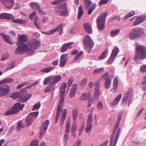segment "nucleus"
<instances>
[{
	"label": "nucleus",
	"instance_id": "f257e3e1",
	"mask_svg": "<svg viewBox=\"0 0 146 146\" xmlns=\"http://www.w3.org/2000/svg\"><path fill=\"white\" fill-rule=\"evenodd\" d=\"M40 45L39 41L36 39L33 40L21 46L17 44V48L15 50V53L19 54L27 53L29 55L35 53V50L38 49Z\"/></svg>",
	"mask_w": 146,
	"mask_h": 146
},
{
	"label": "nucleus",
	"instance_id": "f03ea898",
	"mask_svg": "<svg viewBox=\"0 0 146 146\" xmlns=\"http://www.w3.org/2000/svg\"><path fill=\"white\" fill-rule=\"evenodd\" d=\"M136 47V53L134 60L137 61L139 59L142 60L146 58V47L139 44L137 45Z\"/></svg>",
	"mask_w": 146,
	"mask_h": 146
},
{
	"label": "nucleus",
	"instance_id": "7ed1b4c3",
	"mask_svg": "<svg viewBox=\"0 0 146 146\" xmlns=\"http://www.w3.org/2000/svg\"><path fill=\"white\" fill-rule=\"evenodd\" d=\"M144 34V30L141 28H134L129 34V37L131 40L141 37Z\"/></svg>",
	"mask_w": 146,
	"mask_h": 146
},
{
	"label": "nucleus",
	"instance_id": "20e7f679",
	"mask_svg": "<svg viewBox=\"0 0 146 146\" xmlns=\"http://www.w3.org/2000/svg\"><path fill=\"white\" fill-rule=\"evenodd\" d=\"M82 42L85 50L90 51L94 46V42L90 36L86 35L83 39Z\"/></svg>",
	"mask_w": 146,
	"mask_h": 146
},
{
	"label": "nucleus",
	"instance_id": "39448f33",
	"mask_svg": "<svg viewBox=\"0 0 146 146\" xmlns=\"http://www.w3.org/2000/svg\"><path fill=\"white\" fill-rule=\"evenodd\" d=\"M25 106V104H21L20 103L17 102L9 110L7 111L5 113V114L7 115L18 113L20 110L21 111L23 110V108Z\"/></svg>",
	"mask_w": 146,
	"mask_h": 146
},
{
	"label": "nucleus",
	"instance_id": "423d86ee",
	"mask_svg": "<svg viewBox=\"0 0 146 146\" xmlns=\"http://www.w3.org/2000/svg\"><path fill=\"white\" fill-rule=\"evenodd\" d=\"M107 15V12L102 13L97 19L98 27L100 30H103L105 28V20Z\"/></svg>",
	"mask_w": 146,
	"mask_h": 146
},
{
	"label": "nucleus",
	"instance_id": "0eeeda50",
	"mask_svg": "<svg viewBox=\"0 0 146 146\" xmlns=\"http://www.w3.org/2000/svg\"><path fill=\"white\" fill-rule=\"evenodd\" d=\"M122 113H123L122 112H120L119 113L117 123L116 125H115V127L113 130L112 134H111L110 141V146H113V143L114 135L116 132V130L119 126Z\"/></svg>",
	"mask_w": 146,
	"mask_h": 146
},
{
	"label": "nucleus",
	"instance_id": "6e6552de",
	"mask_svg": "<svg viewBox=\"0 0 146 146\" xmlns=\"http://www.w3.org/2000/svg\"><path fill=\"white\" fill-rule=\"evenodd\" d=\"M55 11L61 15H67L68 14L66 3L60 4L55 10Z\"/></svg>",
	"mask_w": 146,
	"mask_h": 146
},
{
	"label": "nucleus",
	"instance_id": "1a4fd4ad",
	"mask_svg": "<svg viewBox=\"0 0 146 146\" xmlns=\"http://www.w3.org/2000/svg\"><path fill=\"white\" fill-rule=\"evenodd\" d=\"M38 114V111H36L31 112L28 115L25 120L27 126L31 124L33 120L37 117Z\"/></svg>",
	"mask_w": 146,
	"mask_h": 146
},
{
	"label": "nucleus",
	"instance_id": "9d476101",
	"mask_svg": "<svg viewBox=\"0 0 146 146\" xmlns=\"http://www.w3.org/2000/svg\"><path fill=\"white\" fill-rule=\"evenodd\" d=\"M100 84V82L98 81L96 82L95 84V88L94 89L95 93L93 98L92 99V101L96 102L99 98L100 96V93L99 91V88Z\"/></svg>",
	"mask_w": 146,
	"mask_h": 146
},
{
	"label": "nucleus",
	"instance_id": "9b49d317",
	"mask_svg": "<svg viewBox=\"0 0 146 146\" xmlns=\"http://www.w3.org/2000/svg\"><path fill=\"white\" fill-rule=\"evenodd\" d=\"M21 91L19 101L22 103H25L27 102L31 97V94H27L25 91Z\"/></svg>",
	"mask_w": 146,
	"mask_h": 146
},
{
	"label": "nucleus",
	"instance_id": "f8f14e48",
	"mask_svg": "<svg viewBox=\"0 0 146 146\" xmlns=\"http://www.w3.org/2000/svg\"><path fill=\"white\" fill-rule=\"evenodd\" d=\"M10 86L7 85H4L0 86V97L4 96L10 93Z\"/></svg>",
	"mask_w": 146,
	"mask_h": 146
},
{
	"label": "nucleus",
	"instance_id": "ddd939ff",
	"mask_svg": "<svg viewBox=\"0 0 146 146\" xmlns=\"http://www.w3.org/2000/svg\"><path fill=\"white\" fill-rule=\"evenodd\" d=\"M92 114L90 113L87 120V123L85 128L86 131L87 133L90 132L92 127V122L93 121L92 117Z\"/></svg>",
	"mask_w": 146,
	"mask_h": 146
},
{
	"label": "nucleus",
	"instance_id": "4468645a",
	"mask_svg": "<svg viewBox=\"0 0 146 146\" xmlns=\"http://www.w3.org/2000/svg\"><path fill=\"white\" fill-rule=\"evenodd\" d=\"M1 3L6 8L11 9L15 3L13 0H0Z\"/></svg>",
	"mask_w": 146,
	"mask_h": 146
},
{
	"label": "nucleus",
	"instance_id": "2eb2a0df",
	"mask_svg": "<svg viewBox=\"0 0 146 146\" xmlns=\"http://www.w3.org/2000/svg\"><path fill=\"white\" fill-rule=\"evenodd\" d=\"M64 91H61L60 95V100L59 104L58 106L57 110V112L61 113L62 110V107L63 106V103L64 99L65 96H64Z\"/></svg>",
	"mask_w": 146,
	"mask_h": 146
},
{
	"label": "nucleus",
	"instance_id": "dca6fc26",
	"mask_svg": "<svg viewBox=\"0 0 146 146\" xmlns=\"http://www.w3.org/2000/svg\"><path fill=\"white\" fill-rule=\"evenodd\" d=\"M119 51V49L117 47L114 48L111 54L110 57L108 61V62L109 64H111L117 55Z\"/></svg>",
	"mask_w": 146,
	"mask_h": 146
},
{
	"label": "nucleus",
	"instance_id": "f3484780",
	"mask_svg": "<svg viewBox=\"0 0 146 146\" xmlns=\"http://www.w3.org/2000/svg\"><path fill=\"white\" fill-rule=\"evenodd\" d=\"M68 56L67 54H64L61 55L60 60V67H63L65 65L68 60Z\"/></svg>",
	"mask_w": 146,
	"mask_h": 146
},
{
	"label": "nucleus",
	"instance_id": "a211bd4d",
	"mask_svg": "<svg viewBox=\"0 0 146 146\" xmlns=\"http://www.w3.org/2000/svg\"><path fill=\"white\" fill-rule=\"evenodd\" d=\"M28 40L27 36L25 34H22L19 36L17 40V44H18L21 46L24 44H23L24 42H25Z\"/></svg>",
	"mask_w": 146,
	"mask_h": 146
},
{
	"label": "nucleus",
	"instance_id": "6ab92c4d",
	"mask_svg": "<svg viewBox=\"0 0 146 146\" xmlns=\"http://www.w3.org/2000/svg\"><path fill=\"white\" fill-rule=\"evenodd\" d=\"M132 98V95L129 92H126L124 95L123 98L122 104H125L126 101L128 100V106H129Z\"/></svg>",
	"mask_w": 146,
	"mask_h": 146
},
{
	"label": "nucleus",
	"instance_id": "aec40b11",
	"mask_svg": "<svg viewBox=\"0 0 146 146\" xmlns=\"http://www.w3.org/2000/svg\"><path fill=\"white\" fill-rule=\"evenodd\" d=\"M52 82L49 83L50 85H53L55 86V84L59 82L61 79L60 75H51Z\"/></svg>",
	"mask_w": 146,
	"mask_h": 146
},
{
	"label": "nucleus",
	"instance_id": "412c9836",
	"mask_svg": "<svg viewBox=\"0 0 146 146\" xmlns=\"http://www.w3.org/2000/svg\"><path fill=\"white\" fill-rule=\"evenodd\" d=\"M49 121L48 120H46L42 124V126L40 131V135H43L47 130L48 125Z\"/></svg>",
	"mask_w": 146,
	"mask_h": 146
},
{
	"label": "nucleus",
	"instance_id": "4be33fe9",
	"mask_svg": "<svg viewBox=\"0 0 146 146\" xmlns=\"http://www.w3.org/2000/svg\"><path fill=\"white\" fill-rule=\"evenodd\" d=\"M31 8L34 10H37L39 13L42 14H44V13L40 9L38 4L36 2H31L30 3Z\"/></svg>",
	"mask_w": 146,
	"mask_h": 146
},
{
	"label": "nucleus",
	"instance_id": "5701e85b",
	"mask_svg": "<svg viewBox=\"0 0 146 146\" xmlns=\"http://www.w3.org/2000/svg\"><path fill=\"white\" fill-rule=\"evenodd\" d=\"M1 19L11 20L14 18V16L11 14L7 13H2L0 14Z\"/></svg>",
	"mask_w": 146,
	"mask_h": 146
},
{
	"label": "nucleus",
	"instance_id": "b1692460",
	"mask_svg": "<svg viewBox=\"0 0 146 146\" xmlns=\"http://www.w3.org/2000/svg\"><path fill=\"white\" fill-rule=\"evenodd\" d=\"M65 25V24L64 23L63 24H61L55 29H52L53 34L56 31H58L59 32V35H62L63 33L62 27L64 26Z\"/></svg>",
	"mask_w": 146,
	"mask_h": 146
},
{
	"label": "nucleus",
	"instance_id": "393cba45",
	"mask_svg": "<svg viewBox=\"0 0 146 146\" xmlns=\"http://www.w3.org/2000/svg\"><path fill=\"white\" fill-rule=\"evenodd\" d=\"M66 113L67 110L66 109H65L63 110V112L60 117L61 122L60 125L61 127H62L64 124V122L66 117Z\"/></svg>",
	"mask_w": 146,
	"mask_h": 146
},
{
	"label": "nucleus",
	"instance_id": "a878e982",
	"mask_svg": "<svg viewBox=\"0 0 146 146\" xmlns=\"http://www.w3.org/2000/svg\"><path fill=\"white\" fill-rule=\"evenodd\" d=\"M73 43V42H69L64 44L61 47V51L62 52H65L68 49Z\"/></svg>",
	"mask_w": 146,
	"mask_h": 146
},
{
	"label": "nucleus",
	"instance_id": "bb28decb",
	"mask_svg": "<svg viewBox=\"0 0 146 146\" xmlns=\"http://www.w3.org/2000/svg\"><path fill=\"white\" fill-rule=\"evenodd\" d=\"M83 26L85 30L88 33L91 34L92 33V27L88 23H84Z\"/></svg>",
	"mask_w": 146,
	"mask_h": 146
},
{
	"label": "nucleus",
	"instance_id": "cd10ccee",
	"mask_svg": "<svg viewBox=\"0 0 146 146\" xmlns=\"http://www.w3.org/2000/svg\"><path fill=\"white\" fill-rule=\"evenodd\" d=\"M77 85L76 84H74L72 85L70 95V98H72L75 95L77 89Z\"/></svg>",
	"mask_w": 146,
	"mask_h": 146
},
{
	"label": "nucleus",
	"instance_id": "c85d7f7f",
	"mask_svg": "<svg viewBox=\"0 0 146 146\" xmlns=\"http://www.w3.org/2000/svg\"><path fill=\"white\" fill-rule=\"evenodd\" d=\"M12 21L15 23L23 24H26L27 21V20L21 19H15V17H14V18L12 19Z\"/></svg>",
	"mask_w": 146,
	"mask_h": 146
},
{
	"label": "nucleus",
	"instance_id": "c756f323",
	"mask_svg": "<svg viewBox=\"0 0 146 146\" xmlns=\"http://www.w3.org/2000/svg\"><path fill=\"white\" fill-rule=\"evenodd\" d=\"M118 83V79L117 76L115 77L113 80V88L112 90H114V92L117 88V85Z\"/></svg>",
	"mask_w": 146,
	"mask_h": 146
},
{
	"label": "nucleus",
	"instance_id": "7c9ffc66",
	"mask_svg": "<svg viewBox=\"0 0 146 146\" xmlns=\"http://www.w3.org/2000/svg\"><path fill=\"white\" fill-rule=\"evenodd\" d=\"M24 90H25V89H21L20 90V91L19 92L12 94L10 96V97L12 98L13 99H15L17 98H19V99L21 91Z\"/></svg>",
	"mask_w": 146,
	"mask_h": 146
},
{
	"label": "nucleus",
	"instance_id": "2f4dec72",
	"mask_svg": "<svg viewBox=\"0 0 146 146\" xmlns=\"http://www.w3.org/2000/svg\"><path fill=\"white\" fill-rule=\"evenodd\" d=\"M56 86L53 85H50L45 87L44 90L45 93H47L50 92L51 91H53L55 89Z\"/></svg>",
	"mask_w": 146,
	"mask_h": 146
},
{
	"label": "nucleus",
	"instance_id": "473e14b6",
	"mask_svg": "<svg viewBox=\"0 0 146 146\" xmlns=\"http://www.w3.org/2000/svg\"><path fill=\"white\" fill-rule=\"evenodd\" d=\"M122 95L120 94L116 97L113 101L112 104L115 106L120 101L122 97Z\"/></svg>",
	"mask_w": 146,
	"mask_h": 146
},
{
	"label": "nucleus",
	"instance_id": "72a5a7b5",
	"mask_svg": "<svg viewBox=\"0 0 146 146\" xmlns=\"http://www.w3.org/2000/svg\"><path fill=\"white\" fill-rule=\"evenodd\" d=\"M144 21V19L141 18V17H139L137 18L136 20L133 23V25L134 26H136L141 23Z\"/></svg>",
	"mask_w": 146,
	"mask_h": 146
},
{
	"label": "nucleus",
	"instance_id": "f704fd0d",
	"mask_svg": "<svg viewBox=\"0 0 146 146\" xmlns=\"http://www.w3.org/2000/svg\"><path fill=\"white\" fill-rule=\"evenodd\" d=\"M78 11V19H80L82 15L84 13L83 10V6L82 5H80L79 7Z\"/></svg>",
	"mask_w": 146,
	"mask_h": 146
},
{
	"label": "nucleus",
	"instance_id": "c9c22d12",
	"mask_svg": "<svg viewBox=\"0 0 146 146\" xmlns=\"http://www.w3.org/2000/svg\"><path fill=\"white\" fill-rule=\"evenodd\" d=\"M108 50V49L105 50L103 52L101 55L99 57V58L100 60L103 59L105 58L107 56Z\"/></svg>",
	"mask_w": 146,
	"mask_h": 146
},
{
	"label": "nucleus",
	"instance_id": "e433bc0d",
	"mask_svg": "<svg viewBox=\"0 0 146 146\" xmlns=\"http://www.w3.org/2000/svg\"><path fill=\"white\" fill-rule=\"evenodd\" d=\"M55 67H48L46 68H43L40 70V71L44 72L45 73H48L50 71L52 70Z\"/></svg>",
	"mask_w": 146,
	"mask_h": 146
},
{
	"label": "nucleus",
	"instance_id": "4c0bfd02",
	"mask_svg": "<svg viewBox=\"0 0 146 146\" xmlns=\"http://www.w3.org/2000/svg\"><path fill=\"white\" fill-rule=\"evenodd\" d=\"M13 81L14 80L12 78H6L1 81V82L2 84L10 83L13 82Z\"/></svg>",
	"mask_w": 146,
	"mask_h": 146
},
{
	"label": "nucleus",
	"instance_id": "58836bf2",
	"mask_svg": "<svg viewBox=\"0 0 146 146\" xmlns=\"http://www.w3.org/2000/svg\"><path fill=\"white\" fill-rule=\"evenodd\" d=\"M90 96L88 93H84L81 96L80 99L81 100L84 101L87 99H88L89 98H90Z\"/></svg>",
	"mask_w": 146,
	"mask_h": 146
},
{
	"label": "nucleus",
	"instance_id": "ea45409f",
	"mask_svg": "<svg viewBox=\"0 0 146 146\" xmlns=\"http://www.w3.org/2000/svg\"><path fill=\"white\" fill-rule=\"evenodd\" d=\"M111 79L106 80L105 82L104 86L106 89H108L110 88L111 84Z\"/></svg>",
	"mask_w": 146,
	"mask_h": 146
},
{
	"label": "nucleus",
	"instance_id": "a19ab883",
	"mask_svg": "<svg viewBox=\"0 0 146 146\" xmlns=\"http://www.w3.org/2000/svg\"><path fill=\"white\" fill-rule=\"evenodd\" d=\"M120 30L118 29L112 31L110 33V36L111 37H114L119 34Z\"/></svg>",
	"mask_w": 146,
	"mask_h": 146
},
{
	"label": "nucleus",
	"instance_id": "79ce46f5",
	"mask_svg": "<svg viewBox=\"0 0 146 146\" xmlns=\"http://www.w3.org/2000/svg\"><path fill=\"white\" fill-rule=\"evenodd\" d=\"M72 115L74 121H75L78 115V111L77 109H74L72 111Z\"/></svg>",
	"mask_w": 146,
	"mask_h": 146
},
{
	"label": "nucleus",
	"instance_id": "37998d69",
	"mask_svg": "<svg viewBox=\"0 0 146 146\" xmlns=\"http://www.w3.org/2000/svg\"><path fill=\"white\" fill-rule=\"evenodd\" d=\"M6 36H7L5 37H4L3 38L4 40L7 42L13 45V42L11 40L10 36L8 35H6Z\"/></svg>",
	"mask_w": 146,
	"mask_h": 146
},
{
	"label": "nucleus",
	"instance_id": "c03bdc74",
	"mask_svg": "<svg viewBox=\"0 0 146 146\" xmlns=\"http://www.w3.org/2000/svg\"><path fill=\"white\" fill-rule=\"evenodd\" d=\"M96 7V4L95 3H93L91 6L88 9V13L89 15L91 14L92 13Z\"/></svg>",
	"mask_w": 146,
	"mask_h": 146
},
{
	"label": "nucleus",
	"instance_id": "a18cd8bd",
	"mask_svg": "<svg viewBox=\"0 0 146 146\" xmlns=\"http://www.w3.org/2000/svg\"><path fill=\"white\" fill-rule=\"evenodd\" d=\"M52 82L51 76H48L44 78L43 82V84L46 85L48 84L49 82Z\"/></svg>",
	"mask_w": 146,
	"mask_h": 146
},
{
	"label": "nucleus",
	"instance_id": "49530a36",
	"mask_svg": "<svg viewBox=\"0 0 146 146\" xmlns=\"http://www.w3.org/2000/svg\"><path fill=\"white\" fill-rule=\"evenodd\" d=\"M24 127V124L22 123V121H20L18 122L16 128L17 129L19 130Z\"/></svg>",
	"mask_w": 146,
	"mask_h": 146
},
{
	"label": "nucleus",
	"instance_id": "de8ad7c7",
	"mask_svg": "<svg viewBox=\"0 0 146 146\" xmlns=\"http://www.w3.org/2000/svg\"><path fill=\"white\" fill-rule=\"evenodd\" d=\"M9 54L7 53H5L3 54L1 58V61L5 60L9 58Z\"/></svg>",
	"mask_w": 146,
	"mask_h": 146
},
{
	"label": "nucleus",
	"instance_id": "09e8293b",
	"mask_svg": "<svg viewBox=\"0 0 146 146\" xmlns=\"http://www.w3.org/2000/svg\"><path fill=\"white\" fill-rule=\"evenodd\" d=\"M143 85L142 88L144 91L146 90V76L143 77V80L141 84V86Z\"/></svg>",
	"mask_w": 146,
	"mask_h": 146
},
{
	"label": "nucleus",
	"instance_id": "8fccbe9b",
	"mask_svg": "<svg viewBox=\"0 0 146 146\" xmlns=\"http://www.w3.org/2000/svg\"><path fill=\"white\" fill-rule=\"evenodd\" d=\"M120 128H119L117 130V133L116 135L115 138L114 140V143L113 144V146H115V145L116 144L117 141L118 139L119 134L120 131Z\"/></svg>",
	"mask_w": 146,
	"mask_h": 146
},
{
	"label": "nucleus",
	"instance_id": "3c124183",
	"mask_svg": "<svg viewBox=\"0 0 146 146\" xmlns=\"http://www.w3.org/2000/svg\"><path fill=\"white\" fill-rule=\"evenodd\" d=\"M67 84L66 83L64 82L63 83L62 86H61L60 88V93L61 91H64V96H65V88H66Z\"/></svg>",
	"mask_w": 146,
	"mask_h": 146
},
{
	"label": "nucleus",
	"instance_id": "603ef678",
	"mask_svg": "<svg viewBox=\"0 0 146 146\" xmlns=\"http://www.w3.org/2000/svg\"><path fill=\"white\" fill-rule=\"evenodd\" d=\"M29 17L31 20L34 19L35 20V19L37 20V17L36 15V12L35 11L32 12V14L30 15Z\"/></svg>",
	"mask_w": 146,
	"mask_h": 146
},
{
	"label": "nucleus",
	"instance_id": "864d4df0",
	"mask_svg": "<svg viewBox=\"0 0 146 146\" xmlns=\"http://www.w3.org/2000/svg\"><path fill=\"white\" fill-rule=\"evenodd\" d=\"M134 13L135 12L133 11H132L130 12L124 16V19H126L129 17L133 16L134 14Z\"/></svg>",
	"mask_w": 146,
	"mask_h": 146
},
{
	"label": "nucleus",
	"instance_id": "5fc2aeb1",
	"mask_svg": "<svg viewBox=\"0 0 146 146\" xmlns=\"http://www.w3.org/2000/svg\"><path fill=\"white\" fill-rule=\"evenodd\" d=\"M140 70L142 73L146 72V64H143L140 66Z\"/></svg>",
	"mask_w": 146,
	"mask_h": 146
},
{
	"label": "nucleus",
	"instance_id": "6e6d98bb",
	"mask_svg": "<svg viewBox=\"0 0 146 146\" xmlns=\"http://www.w3.org/2000/svg\"><path fill=\"white\" fill-rule=\"evenodd\" d=\"M104 70V68H98L97 69L94 70L93 72V74H96L97 73H99L103 71Z\"/></svg>",
	"mask_w": 146,
	"mask_h": 146
},
{
	"label": "nucleus",
	"instance_id": "4d7b16f0",
	"mask_svg": "<svg viewBox=\"0 0 146 146\" xmlns=\"http://www.w3.org/2000/svg\"><path fill=\"white\" fill-rule=\"evenodd\" d=\"M70 129V122L69 121L67 122L66 129L65 131L66 133H68L69 132V131Z\"/></svg>",
	"mask_w": 146,
	"mask_h": 146
},
{
	"label": "nucleus",
	"instance_id": "13d9d810",
	"mask_svg": "<svg viewBox=\"0 0 146 146\" xmlns=\"http://www.w3.org/2000/svg\"><path fill=\"white\" fill-rule=\"evenodd\" d=\"M102 78H104L106 80H109L111 79L110 78V76L109 73L108 72H106L103 74L102 76Z\"/></svg>",
	"mask_w": 146,
	"mask_h": 146
},
{
	"label": "nucleus",
	"instance_id": "bf43d9fd",
	"mask_svg": "<svg viewBox=\"0 0 146 146\" xmlns=\"http://www.w3.org/2000/svg\"><path fill=\"white\" fill-rule=\"evenodd\" d=\"M87 80L86 78L83 79L81 81L80 85L81 86H84L86 85L87 83Z\"/></svg>",
	"mask_w": 146,
	"mask_h": 146
},
{
	"label": "nucleus",
	"instance_id": "052dcab7",
	"mask_svg": "<svg viewBox=\"0 0 146 146\" xmlns=\"http://www.w3.org/2000/svg\"><path fill=\"white\" fill-rule=\"evenodd\" d=\"M85 1L86 7L88 9L91 5L92 2L90 0H84Z\"/></svg>",
	"mask_w": 146,
	"mask_h": 146
},
{
	"label": "nucleus",
	"instance_id": "680f3d73",
	"mask_svg": "<svg viewBox=\"0 0 146 146\" xmlns=\"http://www.w3.org/2000/svg\"><path fill=\"white\" fill-rule=\"evenodd\" d=\"M15 66V64L14 62H12L10 63L7 68L6 69V70H10L13 68Z\"/></svg>",
	"mask_w": 146,
	"mask_h": 146
},
{
	"label": "nucleus",
	"instance_id": "e2e57ef3",
	"mask_svg": "<svg viewBox=\"0 0 146 146\" xmlns=\"http://www.w3.org/2000/svg\"><path fill=\"white\" fill-rule=\"evenodd\" d=\"M38 141L35 140L32 142L29 146H38Z\"/></svg>",
	"mask_w": 146,
	"mask_h": 146
},
{
	"label": "nucleus",
	"instance_id": "0e129e2a",
	"mask_svg": "<svg viewBox=\"0 0 146 146\" xmlns=\"http://www.w3.org/2000/svg\"><path fill=\"white\" fill-rule=\"evenodd\" d=\"M40 102H38L34 106L33 110L37 109L40 107Z\"/></svg>",
	"mask_w": 146,
	"mask_h": 146
},
{
	"label": "nucleus",
	"instance_id": "69168bd1",
	"mask_svg": "<svg viewBox=\"0 0 146 146\" xmlns=\"http://www.w3.org/2000/svg\"><path fill=\"white\" fill-rule=\"evenodd\" d=\"M97 108L99 110H102L103 108V104L102 102L100 101H99L97 105Z\"/></svg>",
	"mask_w": 146,
	"mask_h": 146
},
{
	"label": "nucleus",
	"instance_id": "338daca9",
	"mask_svg": "<svg viewBox=\"0 0 146 146\" xmlns=\"http://www.w3.org/2000/svg\"><path fill=\"white\" fill-rule=\"evenodd\" d=\"M108 1L109 0H101L99 3L98 5L100 6L103 4L107 3Z\"/></svg>",
	"mask_w": 146,
	"mask_h": 146
},
{
	"label": "nucleus",
	"instance_id": "774afa93",
	"mask_svg": "<svg viewBox=\"0 0 146 146\" xmlns=\"http://www.w3.org/2000/svg\"><path fill=\"white\" fill-rule=\"evenodd\" d=\"M83 54V52L81 51L74 58V60H76L79 58Z\"/></svg>",
	"mask_w": 146,
	"mask_h": 146
}]
</instances>
